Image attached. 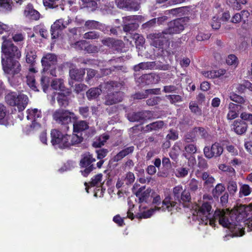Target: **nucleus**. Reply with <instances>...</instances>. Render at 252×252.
Segmentation results:
<instances>
[{"label": "nucleus", "mask_w": 252, "mask_h": 252, "mask_svg": "<svg viewBox=\"0 0 252 252\" xmlns=\"http://www.w3.org/2000/svg\"><path fill=\"white\" fill-rule=\"evenodd\" d=\"M247 209L248 207L245 205H240L234 208L230 211L228 209H218L215 211L212 218L211 205L206 202L203 203L201 206H197L193 214L196 215L197 219L201 220L202 224H207L209 223L210 225L214 226L216 222L218 221L219 224L229 228L232 231H239V236H243L244 231L241 228L239 223L247 218Z\"/></svg>", "instance_id": "f257e3e1"}, {"label": "nucleus", "mask_w": 252, "mask_h": 252, "mask_svg": "<svg viewBox=\"0 0 252 252\" xmlns=\"http://www.w3.org/2000/svg\"><path fill=\"white\" fill-rule=\"evenodd\" d=\"M99 26L98 22L93 21V20H89L86 22L85 24V26L89 29H97Z\"/></svg>", "instance_id": "4d7b16f0"}, {"label": "nucleus", "mask_w": 252, "mask_h": 252, "mask_svg": "<svg viewBox=\"0 0 252 252\" xmlns=\"http://www.w3.org/2000/svg\"><path fill=\"white\" fill-rule=\"evenodd\" d=\"M155 62L141 63L133 67L134 71L137 72L141 70L153 69L156 66Z\"/></svg>", "instance_id": "5701e85b"}, {"label": "nucleus", "mask_w": 252, "mask_h": 252, "mask_svg": "<svg viewBox=\"0 0 252 252\" xmlns=\"http://www.w3.org/2000/svg\"><path fill=\"white\" fill-rule=\"evenodd\" d=\"M252 191V189L247 184H244L241 186L239 192V197L243 196H246L249 195Z\"/></svg>", "instance_id": "72a5a7b5"}, {"label": "nucleus", "mask_w": 252, "mask_h": 252, "mask_svg": "<svg viewBox=\"0 0 252 252\" xmlns=\"http://www.w3.org/2000/svg\"><path fill=\"white\" fill-rule=\"evenodd\" d=\"M226 70L224 69H220L218 70H212L210 71H204L202 72V75L206 78H215L219 77L225 74Z\"/></svg>", "instance_id": "6ab92c4d"}, {"label": "nucleus", "mask_w": 252, "mask_h": 252, "mask_svg": "<svg viewBox=\"0 0 252 252\" xmlns=\"http://www.w3.org/2000/svg\"><path fill=\"white\" fill-rule=\"evenodd\" d=\"M60 0H43L45 6L49 8H54L57 6V3Z\"/></svg>", "instance_id": "13d9d810"}, {"label": "nucleus", "mask_w": 252, "mask_h": 252, "mask_svg": "<svg viewBox=\"0 0 252 252\" xmlns=\"http://www.w3.org/2000/svg\"><path fill=\"white\" fill-rule=\"evenodd\" d=\"M189 173V169L185 167H181L176 169L175 175L178 178H183L186 176Z\"/></svg>", "instance_id": "8fccbe9b"}, {"label": "nucleus", "mask_w": 252, "mask_h": 252, "mask_svg": "<svg viewBox=\"0 0 252 252\" xmlns=\"http://www.w3.org/2000/svg\"><path fill=\"white\" fill-rule=\"evenodd\" d=\"M151 114L150 111H142L139 112H132L127 114V118L131 122H139L141 120L148 119Z\"/></svg>", "instance_id": "ddd939ff"}, {"label": "nucleus", "mask_w": 252, "mask_h": 252, "mask_svg": "<svg viewBox=\"0 0 252 252\" xmlns=\"http://www.w3.org/2000/svg\"><path fill=\"white\" fill-rule=\"evenodd\" d=\"M141 16L133 15L123 18V30L125 32L134 31L138 27L136 21L142 19Z\"/></svg>", "instance_id": "6e6552de"}, {"label": "nucleus", "mask_w": 252, "mask_h": 252, "mask_svg": "<svg viewBox=\"0 0 252 252\" xmlns=\"http://www.w3.org/2000/svg\"><path fill=\"white\" fill-rule=\"evenodd\" d=\"M219 168L220 170L224 172L230 173L232 176L235 175L236 172L235 169L230 166H227L224 164H221L219 165Z\"/></svg>", "instance_id": "a18cd8bd"}, {"label": "nucleus", "mask_w": 252, "mask_h": 252, "mask_svg": "<svg viewBox=\"0 0 252 252\" xmlns=\"http://www.w3.org/2000/svg\"><path fill=\"white\" fill-rule=\"evenodd\" d=\"M223 151L222 147L218 143L213 144L210 148L205 147L204 149V155L208 158L220 157L222 154Z\"/></svg>", "instance_id": "9d476101"}, {"label": "nucleus", "mask_w": 252, "mask_h": 252, "mask_svg": "<svg viewBox=\"0 0 252 252\" xmlns=\"http://www.w3.org/2000/svg\"><path fill=\"white\" fill-rule=\"evenodd\" d=\"M101 93V89L99 88H93L89 90L86 93L87 96L89 100L96 98Z\"/></svg>", "instance_id": "cd10ccee"}, {"label": "nucleus", "mask_w": 252, "mask_h": 252, "mask_svg": "<svg viewBox=\"0 0 252 252\" xmlns=\"http://www.w3.org/2000/svg\"><path fill=\"white\" fill-rule=\"evenodd\" d=\"M202 179L204 181V184L208 186L212 185L215 181V179L207 172H203Z\"/></svg>", "instance_id": "a19ab883"}, {"label": "nucleus", "mask_w": 252, "mask_h": 252, "mask_svg": "<svg viewBox=\"0 0 252 252\" xmlns=\"http://www.w3.org/2000/svg\"><path fill=\"white\" fill-rule=\"evenodd\" d=\"M155 212L154 209H151L150 210H148L146 211L143 212L142 213L138 214L137 215V218L139 219H147L150 218L153 215V213Z\"/></svg>", "instance_id": "5fc2aeb1"}, {"label": "nucleus", "mask_w": 252, "mask_h": 252, "mask_svg": "<svg viewBox=\"0 0 252 252\" xmlns=\"http://www.w3.org/2000/svg\"><path fill=\"white\" fill-rule=\"evenodd\" d=\"M51 87L55 90H60V92L64 91L65 89L63 80L61 79H56L51 83Z\"/></svg>", "instance_id": "2f4dec72"}, {"label": "nucleus", "mask_w": 252, "mask_h": 252, "mask_svg": "<svg viewBox=\"0 0 252 252\" xmlns=\"http://www.w3.org/2000/svg\"><path fill=\"white\" fill-rule=\"evenodd\" d=\"M201 188V184L195 179H192L189 182V189L191 192H196L198 189Z\"/></svg>", "instance_id": "473e14b6"}, {"label": "nucleus", "mask_w": 252, "mask_h": 252, "mask_svg": "<svg viewBox=\"0 0 252 252\" xmlns=\"http://www.w3.org/2000/svg\"><path fill=\"white\" fill-rule=\"evenodd\" d=\"M54 119L62 124H67L71 122V118L76 119L74 113L68 110L59 109L53 114Z\"/></svg>", "instance_id": "0eeeda50"}, {"label": "nucleus", "mask_w": 252, "mask_h": 252, "mask_svg": "<svg viewBox=\"0 0 252 252\" xmlns=\"http://www.w3.org/2000/svg\"><path fill=\"white\" fill-rule=\"evenodd\" d=\"M6 103L10 106H16L19 112L23 111L26 107L29 99L26 95L17 94L15 92L8 93L5 97Z\"/></svg>", "instance_id": "20e7f679"}, {"label": "nucleus", "mask_w": 252, "mask_h": 252, "mask_svg": "<svg viewBox=\"0 0 252 252\" xmlns=\"http://www.w3.org/2000/svg\"><path fill=\"white\" fill-rule=\"evenodd\" d=\"M50 83V79L46 76H42L41 78V84L42 86L43 91L46 92Z\"/></svg>", "instance_id": "6e6d98bb"}, {"label": "nucleus", "mask_w": 252, "mask_h": 252, "mask_svg": "<svg viewBox=\"0 0 252 252\" xmlns=\"http://www.w3.org/2000/svg\"><path fill=\"white\" fill-rule=\"evenodd\" d=\"M134 148L133 146H130L120 151L117 155L115 156L114 160L115 161L120 160L123 158L128 155L129 154L132 153L134 151Z\"/></svg>", "instance_id": "bb28decb"}, {"label": "nucleus", "mask_w": 252, "mask_h": 252, "mask_svg": "<svg viewBox=\"0 0 252 252\" xmlns=\"http://www.w3.org/2000/svg\"><path fill=\"white\" fill-rule=\"evenodd\" d=\"M99 37V34L94 31L89 32L84 34V38L88 39H97Z\"/></svg>", "instance_id": "603ef678"}, {"label": "nucleus", "mask_w": 252, "mask_h": 252, "mask_svg": "<svg viewBox=\"0 0 252 252\" xmlns=\"http://www.w3.org/2000/svg\"><path fill=\"white\" fill-rule=\"evenodd\" d=\"M70 94L71 92L68 89L58 93L57 101L61 106L65 107L68 105Z\"/></svg>", "instance_id": "f8f14e48"}, {"label": "nucleus", "mask_w": 252, "mask_h": 252, "mask_svg": "<svg viewBox=\"0 0 252 252\" xmlns=\"http://www.w3.org/2000/svg\"><path fill=\"white\" fill-rule=\"evenodd\" d=\"M70 22L71 20L69 19H68L67 20H64L63 19L56 20L51 26L52 38H56L58 37L60 32L65 29Z\"/></svg>", "instance_id": "1a4fd4ad"}, {"label": "nucleus", "mask_w": 252, "mask_h": 252, "mask_svg": "<svg viewBox=\"0 0 252 252\" xmlns=\"http://www.w3.org/2000/svg\"><path fill=\"white\" fill-rule=\"evenodd\" d=\"M186 153L184 154L185 156L187 158V154H193L196 152V147L193 144H189L185 147Z\"/></svg>", "instance_id": "3c124183"}, {"label": "nucleus", "mask_w": 252, "mask_h": 252, "mask_svg": "<svg viewBox=\"0 0 252 252\" xmlns=\"http://www.w3.org/2000/svg\"><path fill=\"white\" fill-rule=\"evenodd\" d=\"M178 200L180 201L181 203H183L189 202L191 200V196L189 191L186 190V189H184L182 193L181 194V195L179 198V199H178Z\"/></svg>", "instance_id": "4c0bfd02"}, {"label": "nucleus", "mask_w": 252, "mask_h": 252, "mask_svg": "<svg viewBox=\"0 0 252 252\" xmlns=\"http://www.w3.org/2000/svg\"><path fill=\"white\" fill-rule=\"evenodd\" d=\"M188 17H182L170 22L168 28L161 32L150 35L153 39L152 44L157 48H163L164 42H168V35L177 34L182 32L189 22Z\"/></svg>", "instance_id": "f03ea898"}, {"label": "nucleus", "mask_w": 252, "mask_h": 252, "mask_svg": "<svg viewBox=\"0 0 252 252\" xmlns=\"http://www.w3.org/2000/svg\"><path fill=\"white\" fill-rule=\"evenodd\" d=\"M88 128V123L85 121H76L73 123V131L74 132H80Z\"/></svg>", "instance_id": "b1692460"}, {"label": "nucleus", "mask_w": 252, "mask_h": 252, "mask_svg": "<svg viewBox=\"0 0 252 252\" xmlns=\"http://www.w3.org/2000/svg\"><path fill=\"white\" fill-rule=\"evenodd\" d=\"M127 6L126 10L129 11H137L140 8V3L138 0H128Z\"/></svg>", "instance_id": "f704fd0d"}, {"label": "nucleus", "mask_w": 252, "mask_h": 252, "mask_svg": "<svg viewBox=\"0 0 252 252\" xmlns=\"http://www.w3.org/2000/svg\"><path fill=\"white\" fill-rule=\"evenodd\" d=\"M151 189H145V187L143 186L139 189L135 193L136 196L138 197L140 202L146 201L149 197Z\"/></svg>", "instance_id": "412c9836"}, {"label": "nucleus", "mask_w": 252, "mask_h": 252, "mask_svg": "<svg viewBox=\"0 0 252 252\" xmlns=\"http://www.w3.org/2000/svg\"><path fill=\"white\" fill-rule=\"evenodd\" d=\"M102 178V175L101 174H97L92 179L90 183L92 186H99L101 185Z\"/></svg>", "instance_id": "09e8293b"}, {"label": "nucleus", "mask_w": 252, "mask_h": 252, "mask_svg": "<svg viewBox=\"0 0 252 252\" xmlns=\"http://www.w3.org/2000/svg\"><path fill=\"white\" fill-rule=\"evenodd\" d=\"M241 106L233 103H230L228 105V112L227 115V118L228 120H233L237 118L238 115V112Z\"/></svg>", "instance_id": "f3484780"}, {"label": "nucleus", "mask_w": 252, "mask_h": 252, "mask_svg": "<svg viewBox=\"0 0 252 252\" xmlns=\"http://www.w3.org/2000/svg\"><path fill=\"white\" fill-rule=\"evenodd\" d=\"M85 74L84 69L72 68L70 70L69 75L70 78L74 80L81 81L83 79Z\"/></svg>", "instance_id": "4be33fe9"}, {"label": "nucleus", "mask_w": 252, "mask_h": 252, "mask_svg": "<svg viewBox=\"0 0 252 252\" xmlns=\"http://www.w3.org/2000/svg\"><path fill=\"white\" fill-rule=\"evenodd\" d=\"M227 189L231 196H234L238 191L237 184L235 181H229L227 185Z\"/></svg>", "instance_id": "c85d7f7f"}, {"label": "nucleus", "mask_w": 252, "mask_h": 252, "mask_svg": "<svg viewBox=\"0 0 252 252\" xmlns=\"http://www.w3.org/2000/svg\"><path fill=\"white\" fill-rule=\"evenodd\" d=\"M108 139L109 136L108 135L103 134L95 139L93 144V146L95 148L101 147L104 145Z\"/></svg>", "instance_id": "c756f323"}, {"label": "nucleus", "mask_w": 252, "mask_h": 252, "mask_svg": "<svg viewBox=\"0 0 252 252\" xmlns=\"http://www.w3.org/2000/svg\"><path fill=\"white\" fill-rule=\"evenodd\" d=\"M166 97L173 104L182 101V97L179 95H167Z\"/></svg>", "instance_id": "864d4df0"}, {"label": "nucleus", "mask_w": 252, "mask_h": 252, "mask_svg": "<svg viewBox=\"0 0 252 252\" xmlns=\"http://www.w3.org/2000/svg\"><path fill=\"white\" fill-rule=\"evenodd\" d=\"M63 134L57 129H53L51 132V143L53 145L59 146Z\"/></svg>", "instance_id": "393cba45"}, {"label": "nucleus", "mask_w": 252, "mask_h": 252, "mask_svg": "<svg viewBox=\"0 0 252 252\" xmlns=\"http://www.w3.org/2000/svg\"><path fill=\"white\" fill-rule=\"evenodd\" d=\"M102 43L106 46L113 48L116 50H118L119 47H122L123 45V41L121 40H116L113 38H108L102 40Z\"/></svg>", "instance_id": "a211bd4d"}, {"label": "nucleus", "mask_w": 252, "mask_h": 252, "mask_svg": "<svg viewBox=\"0 0 252 252\" xmlns=\"http://www.w3.org/2000/svg\"><path fill=\"white\" fill-rule=\"evenodd\" d=\"M25 13L29 18L36 20L39 18V12L32 8L27 7L25 10Z\"/></svg>", "instance_id": "7c9ffc66"}, {"label": "nucleus", "mask_w": 252, "mask_h": 252, "mask_svg": "<svg viewBox=\"0 0 252 252\" xmlns=\"http://www.w3.org/2000/svg\"><path fill=\"white\" fill-rule=\"evenodd\" d=\"M36 57V53L33 51H28L26 54V62L32 64L34 63Z\"/></svg>", "instance_id": "49530a36"}, {"label": "nucleus", "mask_w": 252, "mask_h": 252, "mask_svg": "<svg viewBox=\"0 0 252 252\" xmlns=\"http://www.w3.org/2000/svg\"><path fill=\"white\" fill-rule=\"evenodd\" d=\"M123 93L121 92H115L110 93L105 96V104L111 105L121 102L123 99Z\"/></svg>", "instance_id": "9b49d317"}, {"label": "nucleus", "mask_w": 252, "mask_h": 252, "mask_svg": "<svg viewBox=\"0 0 252 252\" xmlns=\"http://www.w3.org/2000/svg\"><path fill=\"white\" fill-rule=\"evenodd\" d=\"M69 135L63 134L58 146L60 148H65L70 146Z\"/></svg>", "instance_id": "58836bf2"}, {"label": "nucleus", "mask_w": 252, "mask_h": 252, "mask_svg": "<svg viewBox=\"0 0 252 252\" xmlns=\"http://www.w3.org/2000/svg\"><path fill=\"white\" fill-rule=\"evenodd\" d=\"M225 187L222 184H218L213 190V195L215 197H218L225 190Z\"/></svg>", "instance_id": "ea45409f"}, {"label": "nucleus", "mask_w": 252, "mask_h": 252, "mask_svg": "<svg viewBox=\"0 0 252 252\" xmlns=\"http://www.w3.org/2000/svg\"><path fill=\"white\" fill-rule=\"evenodd\" d=\"M226 149L232 156H237L238 154V150L233 145H229L226 146Z\"/></svg>", "instance_id": "338daca9"}, {"label": "nucleus", "mask_w": 252, "mask_h": 252, "mask_svg": "<svg viewBox=\"0 0 252 252\" xmlns=\"http://www.w3.org/2000/svg\"><path fill=\"white\" fill-rule=\"evenodd\" d=\"M86 41L85 40H80L76 42L72 45L73 47L77 50H82L85 49Z\"/></svg>", "instance_id": "0e129e2a"}, {"label": "nucleus", "mask_w": 252, "mask_h": 252, "mask_svg": "<svg viewBox=\"0 0 252 252\" xmlns=\"http://www.w3.org/2000/svg\"><path fill=\"white\" fill-rule=\"evenodd\" d=\"M128 0H115V3L119 8L126 9Z\"/></svg>", "instance_id": "69168bd1"}, {"label": "nucleus", "mask_w": 252, "mask_h": 252, "mask_svg": "<svg viewBox=\"0 0 252 252\" xmlns=\"http://www.w3.org/2000/svg\"><path fill=\"white\" fill-rule=\"evenodd\" d=\"M27 82L28 86L33 91H38L36 86L34 77L32 75H28L27 77Z\"/></svg>", "instance_id": "c03bdc74"}, {"label": "nucleus", "mask_w": 252, "mask_h": 252, "mask_svg": "<svg viewBox=\"0 0 252 252\" xmlns=\"http://www.w3.org/2000/svg\"><path fill=\"white\" fill-rule=\"evenodd\" d=\"M176 204L177 202L173 201L171 196H168L163 200L161 207H157V210L161 209L162 211H171L176 206Z\"/></svg>", "instance_id": "2eb2a0df"}, {"label": "nucleus", "mask_w": 252, "mask_h": 252, "mask_svg": "<svg viewBox=\"0 0 252 252\" xmlns=\"http://www.w3.org/2000/svg\"><path fill=\"white\" fill-rule=\"evenodd\" d=\"M27 112V119L32 121V124L27 126L24 129L26 134H28L40 127V125L37 121L38 119H41L42 115L41 111L36 108L29 109Z\"/></svg>", "instance_id": "423d86ee"}, {"label": "nucleus", "mask_w": 252, "mask_h": 252, "mask_svg": "<svg viewBox=\"0 0 252 252\" xmlns=\"http://www.w3.org/2000/svg\"><path fill=\"white\" fill-rule=\"evenodd\" d=\"M95 161L93 155L89 152L85 153L82 155V159L80 161V165L81 167H87L89 166H94L92 163Z\"/></svg>", "instance_id": "aec40b11"}, {"label": "nucleus", "mask_w": 252, "mask_h": 252, "mask_svg": "<svg viewBox=\"0 0 252 252\" xmlns=\"http://www.w3.org/2000/svg\"><path fill=\"white\" fill-rule=\"evenodd\" d=\"M57 63V56L53 53H47L43 56L41 59L42 65L44 67H49L55 65Z\"/></svg>", "instance_id": "4468645a"}, {"label": "nucleus", "mask_w": 252, "mask_h": 252, "mask_svg": "<svg viewBox=\"0 0 252 252\" xmlns=\"http://www.w3.org/2000/svg\"><path fill=\"white\" fill-rule=\"evenodd\" d=\"M85 50L88 53H95L98 52L99 48L97 46L94 45H89L85 47Z\"/></svg>", "instance_id": "774afa93"}, {"label": "nucleus", "mask_w": 252, "mask_h": 252, "mask_svg": "<svg viewBox=\"0 0 252 252\" xmlns=\"http://www.w3.org/2000/svg\"><path fill=\"white\" fill-rule=\"evenodd\" d=\"M248 128L247 124L242 120H236L232 125V129L238 134L244 133Z\"/></svg>", "instance_id": "dca6fc26"}, {"label": "nucleus", "mask_w": 252, "mask_h": 252, "mask_svg": "<svg viewBox=\"0 0 252 252\" xmlns=\"http://www.w3.org/2000/svg\"><path fill=\"white\" fill-rule=\"evenodd\" d=\"M2 38L4 40L1 46L2 57L5 59L20 58L21 56V52L17 47L14 45L11 40L4 39V36Z\"/></svg>", "instance_id": "39448f33"}, {"label": "nucleus", "mask_w": 252, "mask_h": 252, "mask_svg": "<svg viewBox=\"0 0 252 252\" xmlns=\"http://www.w3.org/2000/svg\"><path fill=\"white\" fill-rule=\"evenodd\" d=\"M164 125L162 121H157L147 125L145 127V131L150 132L153 130H157L161 128Z\"/></svg>", "instance_id": "a878e982"}, {"label": "nucleus", "mask_w": 252, "mask_h": 252, "mask_svg": "<svg viewBox=\"0 0 252 252\" xmlns=\"http://www.w3.org/2000/svg\"><path fill=\"white\" fill-rule=\"evenodd\" d=\"M184 190L183 186L181 185H178L173 188V194L174 198L177 200L179 199Z\"/></svg>", "instance_id": "37998d69"}, {"label": "nucleus", "mask_w": 252, "mask_h": 252, "mask_svg": "<svg viewBox=\"0 0 252 252\" xmlns=\"http://www.w3.org/2000/svg\"><path fill=\"white\" fill-rule=\"evenodd\" d=\"M193 133L196 136H201L202 138H207L208 133L205 128L200 127H195L192 129Z\"/></svg>", "instance_id": "e433bc0d"}, {"label": "nucleus", "mask_w": 252, "mask_h": 252, "mask_svg": "<svg viewBox=\"0 0 252 252\" xmlns=\"http://www.w3.org/2000/svg\"><path fill=\"white\" fill-rule=\"evenodd\" d=\"M226 63L228 65L236 68L239 64V60L235 55L231 54L228 55L226 58Z\"/></svg>", "instance_id": "c9c22d12"}, {"label": "nucleus", "mask_w": 252, "mask_h": 252, "mask_svg": "<svg viewBox=\"0 0 252 252\" xmlns=\"http://www.w3.org/2000/svg\"><path fill=\"white\" fill-rule=\"evenodd\" d=\"M125 180L126 185L130 184L133 183L135 180V176L134 174L130 172L127 173L126 175Z\"/></svg>", "instance_id": "680f3d73"}, {"label": "nucleus", "mask_w": 252, "mask_h": 252, "mask_svg": "<svg viewBox=\"0 0 252 252\" xmlns=\"http://www.w3.org/2000/svg\"><path fill=\"white\" fill-rule=\"evenodd\" d=\"M97 158L98 159H102L106 156L108 153V150L106 149H100L96 151Z\"/></svg>", "instance_id": "e2e57ef3"}, {"label": "nucleus", "mask_w": 252, "mask_h": 252, "mask_svg": "<svg viewBox=\"0 0 252 252\" xmlns=\"http://www.w3.org/2000/svg\"><path fill=\"white\" fill-rule=\"evenodd\" d=\"M83 140V137L76 134L69 135L70 146L80 143Z\"/></svg>", "instance_id": "79ce46f5"}, {"label": "nucleus", "mask_w": 252, "mask_h": 252, "mask_svg": "<svg viewBox=\"0 0 252 252\" xmlns=\"http://www.w3.org/2000/svg\"><path fill=\"white\" fill-rule=\"evenodd\" d=\"M161 100V98L159 96H154L147 100V104L149 106L155 105Z\"/></svg>", "instance_id": "bf43d9fd"}, {"label": "nucleus", "mask_w": 252, "mask_h": 252, "mask_svg": "<svg viewBox=\"0 0 252 252\" xmlns=\"http://www.w3.org/2000/svg\"><path fill=\"white\" fill-rule=\"evenodd\" d=\"M166 138L169 140H175L178 138V133L175 130L171 129L166 136Z\"/></svg>", "instance_id": "052dcab7"}, {"label": "nucleus", "mask_w": 252, "mask_h": 252, "mask_svg": "<svg viewBox=\"0 0 252 252\" xmlns=\"http://www.w3.org/2000/svg\"><path fill=\"white\" fill-rule=\"evenodd\" d=\"M3 70L6 75L8 81L12 86L18 85L21 81L18 75L21 71V65L18 61L14 59H5L1 57Z\"/></svg>", "instance_id": "7ed1b4c3"}, {"label": "nucleus", "mask_w": 252, "mask_h": 252, "mask_svg": "<svg viewBox=\"0 0 252 252\" xmlns=\"http://www.w3.org/2000/svg\"><path fill=\"white\" fill-rule=\"evenodd\" d=\"M229 98L232 101L238 103L244 104L245 102V99L242 96L235 93L230 94Z\"/></svg>", "instance_id": "de8ad7c7"}]
</instances>
